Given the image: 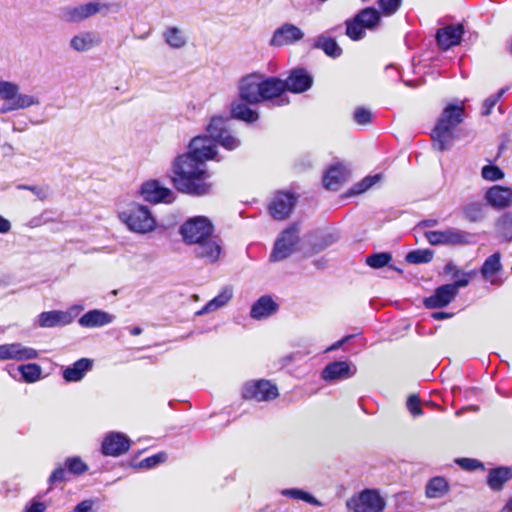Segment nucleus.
Listing matches in <instances>:
<instances>
[{
    "mask_svg": "<svg viewBox=\"0 0 512 512\" xmlns=\"http://www.w3.org/2000/svg\"><path fill=\"white\" fill-rule=\"evenodd\" d=\"M501 255L499 252H495L490 255L483 263L481 267V274L484 279L489 280L496 273L502 269Z\"/></svg>",
    "mask_w": 512,
    "mask_h": 512,
    "instance_id": "nucleus-36",
    "label": "nucleus"
},
{
    "mask_svg": "<svg viewBox=\"0 0 512 512\" xmlns=\"http://www.w3.org/2000/svg\"><path fill=\"white\" fill-rule=\"evenodd\" d=\"M312 48L322 50L328 57L333 59L339 58L343 53L336 40L326 34H320L315 37Z\"/></svg>",
    "mask_w": 512,
    "mask_h": 512,
    "instance_id": "nucleus-27",
    "label": "nucleus"
},
{
    "mask_svg": "<svg viewBox=\"0 0 512 512\" xmlns=\"http://www.w3.org/2000/svg\"><path fill=\"white\" fill-rule=\"evenodd\" d=\"M88 470V466L79 456H72L66 458L64 466H59L53 470L48 482L50 484H57L67 480V475H82Z\"/></svg>",
    "mask_w": 512,
    "mask_h": 512,
    "instance_id": "nucleus-13",
    "label": "nucleus"
},
{
    "mask_svg": "<svg viewBox=\"0 0 512 512\" xmlns=\"http://www.w3.org/2000/svg\"><path fill=\"white\" fill-rule=\"evenodd\" d=\"M488 205L496 210H503L512 206V188L494 185L485 193Z\"/></svg>",
    "mask_w": 512,
    "mask_h": 512,
    "instance_id": "nucleus-19",
    "label": "nucleus"
},
{
    "mask_svg": "<svg viewBox=\"0 0 512 512\" xmlns=\"http://www.w3.org/2000/svg\"><path fill=\"white\" fill-rule=\"evenodd\" d=\"M130 448V439L123 433L110 432L103 441L101 450L106 456H120L126 453Z\"/></svg>",
    "mask_w": 512,
    "mask_h": 512,
    "instance_id": "nucleus-16",
    "label": "nucleus"
},
{
    "mask_svg": "<svg viewBox=\"0 0 512 512\" xmlns=\"http://www.w3.org/2000/svg\"><path fill=\"white\" fill-rule=\"evenodd\" d=\"M93 506L92 500H84L76 505L74 512H91Z\"/></svg>",
    "mask_w": 512,
    "mask_h": 512,
    "instance_id": "nucleus-58",
    "label": "nucleus"
},
{
    "mask_svg": "<svg viewBox=\"0 0 512 512\" xmlns=\"http://www.w3.org/2000/svg\"><path fill=\"white\" fill-rule=\"evenodd\" d=\"M38 352L31 348L22 345L21 343H11L0 345V360H17L24 361L35 359Z\"/></svg>",
    "mask_w": 512,
    "mask_h": 512,
    "instance_id": "nucleus-21",
    "label": "nucleus"
},
{
    "mask_svg": "<svg viewBox=\"0 0 512 512\" xmlns=\"http://www.w3.org/2000/svg\"><path fill=\"white\" fill-rule=\"evenodd\" d=\"M512 478V471L508 467H498L491 469L487 475V484L494 490L499 491L504 484Z\"/></svg>",
    "mask_w": 512,
    "mask_h": 512,
    "instance_id": "nucleus-30",
    "label": "nucleus"
},
{
    "mask_svg": "<svg viewBox=\"0 0 512 512\" xmlns=\"http://www.w3.org/2000/svg\"><path fill=\"white\" fill-rule=\"evenodd\" d=\"M299 242L300 237L298 225H290L283 230L276 239L269 257L270 262H279L288 258L292 253H294Z\"/></svg>",
    "mask_w": 512,
    "mask_h": 512,
    "instance_id": "nucleus-5",
    "label": "nucleus"
},
{
    "mask_svg": "<svg viewBox=\"0 0 512 512\" xmlns=\"http://www.w3.org/2000/svg\"><path fill=\"white\" fill-rule=\"evenodd\" d=\"M260 92V103L267 101L270 107L285 106L289 103L283 81L276 77H262Z\"/></svg>",
    "mask_w": 512,
    "mask_h": 512,
    "instance_id": "nucleus-6",
    "label": "nucleus"
},
{
    "mask_svg": "<svg viewBox=\"0 0 512 512\" xmlns=\"http://www.w3.org/2000/svg\"><path fill=\"white\" fill-rule=\"evenodd\" d=\"M163 37L165 42L174 49H180L184 47L187 43V39L183 32L177 27H168L164 33Z\"/></svg>",
    "mask_w": 512,
    "mask_h": 512,
    "instance_id": "nucleus-37",
    "label": "nucleus"
},
{
    "mask_svg": "<svg viewBox=\"0 0 512 512\" xmlns=\"http://www.w3.org/2000/svg\"><path fill=\"white\" fill-rule=\"evenodd\" d=\"M297 202L293 193L278 191L268 205L269 214L276 220H284L290 216Z\"/></svg>",
    "mask_w": 512,
    "mask_h": 512,
    "instance_id": "nucleus-10",
    "label": "nucleus"
},
{
    "mask_svg": "<svg viewBox=\"0 0 512 512\" xmlns=\"http://www.w3.org/2000/svg\"><path fill=\"white\" fill-rule=\"evenodd\" d=\"M231 117L246 123H253L258 120L259 115L255 110L249 108L246 103L234 101L230 107Z\"/></svg>",
    "mask_w": 512,
    "mask_h": 512,
    "instance_id": "nucleus-31",
    "label": "nucleus"
},
{
    "mask_svg": "<svg viewBox=\"0 0 512 512\" xmlns=\"http://www.w3.org/2000/svg\"><path fill=\"white\" fill-rule=\"evenodd\" d=\"M465 218L469 222H479L485 218V206L482 202H470L463 207Z\"/></svg>",
    "mask_w": 512,
    "mask_h": 512,
    "instance_id": "nucleus-38",
    "label": "nucleus"
},
{
    "mask_svg": "<svg viewBox=\"0 0 512 512\" xmlns=\"http://www.w3.org/2000/svg\"><path fill=\"white\" fill-rule=\"evenodd\" d=\"M94 360L81 358L62 370V377L66 382H78L84 378L88 371L93 369Z\"/></svg>",
    "mask_w": 512,
    "mask_h": 512,
    "instance_id": "nucleus-25",
    "label": "nucleus"
},
{
    "mask_svg": "<svg viewBox=\"0 0 512 512\" xmlns=\"http://www.w3.org/2000/svg\"><path fill=\"white\" fill-rule=\"evenodd\" d=\"M392 255L389 252H380L371 254L366 258V264L373 269H380L389 266Z\"/></svg>",
    "mask_w": 512,
    "mask_h": 512,
    "instance_id": "nucleus-42",
    "label": "nucleus"
},
{
    "mask_svg": "<svg viewBox=\"0 0 512 512\" xmlns=\"http://www.w3.org/2000/svg\"><path fill=\"white\" fill-rule=\"evenodd\" d=\"M455 297L456 294L452 290V286L445 284L436 288L431 296L424 299L423 303L429 309L442 308L451 303Z\"/></svg>",
    "mask_w": 512,
    "mask_h": 512,
    "instance_id": "nucleus-24",
    "label": "nucleus"
},
{
    "mask_svg": "<svg viewBox=\"0 0 512 512\" xmlns=\"http://www.w3.org/2000/svg\"><path fill=\"white\" fill-rule=\"evenodd\" d=\"M242 396L257 402L270 401L278 396V389L268 380L250 381L244 384Z\"/></svg>",
    "mask_w": 512,
    "mask_h": 512,
    "instance_id": "nucleus-8",
    "label": "nucleus"
},
{
    "mask_svg": "<svg viewBox=\"0 0 512 512\" xmlns=\"http://www.w3.org/2000/svg\"><path fill=\"white\" fill-rule=\"evenodd\" d=\"M464 114L463 105L450 103L443 109L431 133L436 150L442 152L450 148L453 140L452 130L463 122Z\"/></svg>",
    "mask_w": 512,
    "mask_h": 512,
    "instance_id": "nucleus-3",
    "label": "nucleus"
},
{
    "mask_svg": "<svg viewBox=\"0 0 512 512\" xmlns=\"http://www.w3.org/2000/svg\"><path fill=\"white\" fill-rule=\"evenodd\" d=\"M433 255L430 249H415L406 254L405 260L410 264H424L429 263Z\"/></svg>",
    "mask_w": 512,
    "mask_h": 512,
    "instance_id": "nucleus-41",
    "label": "nucleus"
},
{
    "mask_svg": "<svg viewBox=\"0 0 512 512\" xmlns=\"http://www.w3.org/2000/svg\"><path fill=\"white\" fill-rule=\"evenodd\" d=\"M456 463L463 469L468 471H474L477 469L484 470V464L477 459L473 458H459Z\"/></svg>",
    "mask_w": 512,
    "mask_h": 512,
    "instance_id": "nucleus-50",
    "label": "nucleus"
},
{
    "mask_svg": "<svg viewBox=\"0 0 512 512\" xmlns=\"http://www.w3.org/2000/svg\"><path fill=\"white\" fill-rule=\"evenodd\" d=\"M431 316L435 320H443L452 317V314L447 312H434Z\"/></svg>",
    "mask_w": 512,
    "mask_h": 512,
    "instance_id": "nucleus-62",
    "label": "nucleus"
},
{
    "mask_svg": "<svg viewBox=\"0 0 512 512\" xmlns=\"http://www.w3.org/2000/svg\"><path fill=\"white\" fill-rule=\"evenodd\" d=\"M281 494L286 497L305 501L317 507L322 506V503L319 500H317L313 495L298 488L284 489L281 491Z\"/></svg>",
    "mask_w": 512,
    "mask_h": 512,
    "instance_id": "nucleus-40",
    "label": "nucleus"
},
{
    "mask_svg": "<svg viewBox=\"0 0 512 512\" xmlns=\"http://www.w3.org/2000/svg\"><path fill=\"white\" fill-rule=\"evenodd\" d=\"M47 509L44 502L39 501L36 497L28 502L23 512H45Z\"/></svg>",
    "mask_w": 512,
    "mask_h": 512,
    "instance_id": "nucleus-53",
    "label": "nucleus"
},
{
    "mask_svg": "<svg viewBox=\"0 0 512 512\" xmlns=\"http://www.w3.org/2000/svg\"><path fill=\"white\" fill-rule=\"evenodd\" d=\"M15 106L19 109H25L33 105H38L39 100L35 96L27 95V94H19L17 92V96L14 98Z\"/></svg>",
    "mask_w": 512,
    "mask_h": 512,
    "instance_id": "nucleus-48",
    "label": "nucleus"
},
{
    "mask_svg": "<svg viewBox=\"0 0 512 512\" xmlns=\"http://www.w3.org/2000/svg\"><path fill=\"white\" fill-rule=\"evenodd\" d=\"M507 90H508L507 87L501 88L496 94L491 95L488 98H486L482 104L481 115L482 116L490 115L493 108L496 106V104L499 102V100L502 98V96L507 92Z\"/></svg>",
    "mask_w": 512,
    "mask_h": 512,
    "instance_id": "nucleus-44",
    "label": "nucleus"
},
{
    "mask_svg": "<svg viewBox=\"0 0 512 512\" xmlns=\"http://www.w3.org/2000/svg\"><path fill=\"white\" fill-rule=\"evenodd\" d=\"M406 405L407 409L414 417L422 415L423 412L420 406V400L416 395H410Z\"/></svg>",
    "mask_w": 512,
    "mask_h": 512,
    "instance_id": "nucleus-52",
    "label": "nucleus"
},
{
    "mask_svg": "<svg viewBox=\"0 0 512 512\" xmlns=\"http://www.w3.org/2000/svg\"><path fill=\"white\" fill-rule=\"evenodd\" d=\"M143 199L150 203H172L174 193L171 189L164 187L158 180H149L144 182L139 190Z\"/></svg>",
    "mask_w": 512,
    "mask_h": 512,
    "instance_id": "nucleus-11",
    "label": "nucleus"
},
{
    "mask_svg": "<svg viewBox=\"0 0 512 512\" xmlns=\"http://www.w3.org/2000/svg\"><path fill=\"white\" fill-rule=\"evenodd\" d=\"M166 459V455L164 453H157L153 456L147 457L141 460L136 467L141 469H151L156 467L158 464L164 462Z\"/></svg>",
    "mask_w": 512,
    "mask_h": 512,
    "instance_id": "nucleus-49",
    "label": "nucleus"
},
{
    "mask_svg": "<svg viewBox=\"0 0 512 512\" xmlns=\"http://www.w3.org/2000/svg\"><path fill=\"white\" fill-rule=\"evenodd\" d=\"M450 491L448 481L442 476H435L428 480L425 486V496L428 499H439Z\"/></svg>",
    "mask_w": 512,
    "mask_h": 512,
    "instance_id": "nucleus-28",
    "label": "nucleus"
},
{
    "mask_svg": "<svg viewBox=\"0 0 512 512\" xmlns=\"http://www.w3.org/2000/svg\"><path fill=\"white\" fill-rule=\"evenodd\" d=\"M445 273H453V277H457L459 275V270L453 262H448L444 267Z\"/></svg>",
    "mask_w": 512,
    "mask_h": 512,
    "instance_id": "nucleus-61",
    "label": "nucleus"
},
{
    "mask_svg": "<svg viewBox=\"0 0 512 512\" xmlns=\"http://www.w3.org/2000/svg\"><path fill=\"white\" fill-rule=\"evenodd\" d=\"M402 0H378V6L384 16L394 15L401 7Z\"/></svg>",
    "mask_w": 512,
    "mask_h": 512,
    "instance_id": "nucleus-47",
    "label": "nucleus"
},
{
    "mask_svg": "<svg viewBox=\"0 0 512 512\" xmlns=\"http://www.w3.org/2000/svg\"><path fill=\"white\" fill-rule=\"evenodd\" d=\"M19 189L29 190L34 193L40 200H44L47 197V190L38 186L30 185H19Z\"/></svg>",
    "mask_w": 512,
    "mask_h": 512,
    "instance_id": "nucleus-56",
    "label": "nucleus"
},
{
    "mask_svg": "<svg viewBox=\"0 0 512 512\" xmlns=\"http://www.w3.org/2000/svg\"><path fill=\"white\" fill-rule=\"evenodd\" d=\"M425 238L431 245H466L470 243V234L456 229L447 228L441 231H427Z\"/></svg>",
    "mask_w": 512,
    "mask_h": 512,
    "instance_id": "nucleus-9",
    "label": "nucleus"
},
{
    "mask_svg": "<svg viewBox=\"0 0 512 512\" xmlns=\"http://www.w3.org/2000/svg\"><path fill=\"white\" fill-rule=\"evenodd\" d=\"M96 14V2L79 6H65L58 9L57 17L67 23H78Z\"/></svg>",
    "mask_w": 512,
    "mask_h": 512,
    "instance_id": "nucleus-15",
    "label": "nucleus"
},
{
    "mask_svg": "<svg viewBox=\"0 0 512 512\" xmlns=\"http://www.w3.org/2000/svg\"><path fill=\"white\" fill-rule=\"evenodd\" d=\"M473 274V272L464 273L463 277L456 280L453 283H450L449 285L452 286V290L457 295L460 288L466 287L470 282V277Z\"/></svg>",
    "mask_w": 512,
    "mask_h": 512,
    "instance_id": "nucleus-55",
    "label": "nucleus"
},
{
    "mask_svg": "<svg viewBox=\"0 0 512 512\" xmlns=\"http://www.w3.org/2000/svg\"><path fill=\"white\" fill-rule=\"evenodd\" d=\"M463 34L464 27L462 24L448 25L438 29L436 41L442 50H448L461 42Z\"/></svg>",
    "mask_w": 512,
    "mask_h": 512,
    "instance_id": "nucleus-20",
    "label": "nucleus"
},
{
    "mask_svg": "<svg viewBox=\"0 0 512 512\" xmlns=\"http://www.w3.org/2000/svg\"><path fill=\"white\" fill-rule=\"evenodd\" d=\"M6 103H4L1 107H0V113L1 114H5V113H8L10 111H14V110H18L15 106V102L14 100H11V101H5Z\"/></svg>",
    "mask_w": 512,
    "mask_h": 512,
    "instance_id": "nucleus-60",
    "label": "nucleus"
},
{
    "mask_svg": "<svg viewBox=\"0 0 512 512\" xmlns=\"http://www.w3.org/2000/svg\"><path fill=\"white\" fill-rule=\"evenodd\" d=\"M19 91V86L9 81H0V98L4 101L14 100Z\"/></svg>",
    "mask_w": 512,
    "mask_h": 512,
    "instance_id": "nucleus-45",
    "label": "nucleus"
},
{
    "mask_svg": "<svg viewBox=\"0 0 512 512\" xmlns=\"http://www.w3.org/2000/svg\"><path fill=\"white\" fill-rule=\"evenodd\" d=\"M213 233L214 226L205 216L191 217L180 226L183 241L195 245L196 257L204 259L207 263H215L221 254L220 241Z\"/></svg>",
    "mask_w": 512,
    "mask_h": 512,
    "instance_id": "nucleus-2",
    "label": "nucleus"
},
{
    "mask_svg": "<svg viewBox=\"0 0 512 512\" xmlns=\"http://www.w3.org/2000/svg\"><path fill=\"white\" fill-rule=\"evenodd\" d=\"M95 37L91 32H82L70 40V47L77 52H85L94 47Z\"/></svg>",
    "mask_w": 512,
    "mask_h": 512,
    "instance_id": "nucleus-35",
    "label": "nucleus"
},
{
    "mask_svg": "<svg viewBox=\"0 0 512 512\" xmlns=\"http://www.w3.org/2000/svg\"><path fill=\"white\" fill-rule=\"evenodd\" d=\"M481 176L487 181H498L504 178V172L496 165H486L481 170Z\"/></svg>",
    "mask_w": 512,
    "mask_h": 512,
    "instance_id": "nucleus-46",
    "label": "nucleus"
},
{
    "mask_svg": "<svg viewBox=\"0 0 512 512\" xmlns=\"http://www.w3.org/2000/svg\"><path fill=\"white\" fill-rule=\"evenodd\" d=\"M119 219L131 232L148 234L157 227V220L151 210L142 204L132 202L119 211Z\"/></svg>",
    "mask_w": 512,
    "mask_h": 512,
    "instance_id": "nucleus-4",
    "label": "nucleus"
},
{
    "mask_svg": "<svg viewBox=\"0 0 512 512\" xmlns=\"http://www.w3.org/2000/svg\"><path fill=\"white\" fill-rule=\"evenodd\" d=\"M261 82L260 74L253 73L243 77L238 86L240 100L252 105L260 103Z\"/></svg>",
    "mask_w": 512,
    "mask_h": 512,
    "instance_id": "nucleus-12",
    "label": "nucleus"
},
{
    "mask_svg": "<svg viewBox=\"0 0 512 512\" xmlns=\"http://www.w3.org/2000/svg\"><path fill=\"white\" fill-rule=\"evenodd\" d=\"M17 373H20V380L26 383H34L40 379L42 369L36 363H29L19 365L15 368Z\"/></svg>",
    "mask_w": 512,
    "mask_h": 512,
    "instance_id": "nucleus-34",
    "label": "nucleus"
},
{
    "mask_svg": "<svg viewBox=\"0 0 512 512\" xmlns=\"http://www.w3.org/2000/svg\"><path fill=\"white\" fill-rule=\"evenodd\" d=\"M346 26V35L353 41H359L363 39L366 35L365 28L362 24L356 19L353 18L347 19L345 21Z\"/></svg>",
    "mask_w": 512,
    "mask_h": 512,
    "instance_id": "nucleus-39",
    "label": "nucleus"
},
{
    "mask_svg": "<svg viewBox=\"0 0 512 512\" xmlns=\"http://www.w3.org/2000/svg\"><path fill=\"white\" fill-rule=\"evenodd\" d=\"M385 505V500L373 489H365L347 501V507L354 512H382Z\"/></svg>",
    "mask_w": 512,
    "mask_h": 512,
    "instance_id": "nucleus-7",
    "label": "nucleus"
},
{
    "mask_svg": "<svg viewBox=\"0 0 512 512\" xmlns=\"http://www.w3.org/2000/svg\"><path fill=\"white\" fill-rule=\"evenodd\" d=\"M357 372L356 366L348 361H334L325 366L321 377L327 382L342 381L353 377Z\"/></svg>",
    "mask_w": 512,
    "mask_h": 512,
    "instance_id": "nucleus-14",
    "label": "nucleus"
},
{
    "mask_svg": "<svg viewBox=\"0 0 512 512\" xmlns=\"http://www.w3.org/2000/svg\"><path fill=\"white\" fill-rule=\"evenodd\" d=\"M438 224V220L436 219H426V220H423L420 222V226H423V227H432V226H436Z\"/></svg>",
    "mask_w": 512,
    "mask_h": 512,
    "instance_id": "nucleus-64",
    "label": "nucleus"
},
{
    "mask_svg": "<svg viewBox=\"0 0 512 512\" xmlns=\"http://www.w3.org/2000/svg\"><path fill=\"white\" fill-rule=\"evenodd\" d=\"M356 19L362 24L365 30H374L381 21V15L378 10L373 7L361 9L356 15Z\"/></svg>",
    "mask_w": 512,
    "mask_h": 512,
    "instance_id": "nucleus-32",
    "label": "nucleus"
},
{
    "mask_svg": "<svg viewBox=\"0 0 512 512\" xmlns=\"http://www.w3.org/2000/svg\"><path fill=\"white\" fill-rule=\"evenodd\" d=\"M278 304L269 295L261 296L253 303L250 310L251 318L255 320L266 319L278 311Z\"/></svg>",
    "mask_w": 512,
    "mask_h": 512,
    "instance_id": "nucleus-26",
    "label": "nucleus"
},
{
    "mask_svg": "<svg viewBox=\"0 0 512 512\" xmlns=\"http://www.w3.org/2000/svg\"><path fill=\"white\" fill-rule=\"evenodd\" d=\"M79 323L85 327H95L96 326V309H92L88 311L85 315H83L79 319Z\"/></svg>",
    "mask_w": 512,
    "mask_h": 512,
    "instance_id": "nucleus-54",
    "label": "nucleus"
},
{
    "mask_svg": "<svg viewBox=\"0 0 512 512\" xmlns=\"http://www.w3.org/2000/svg\"><path fill=\"white\" fill-rule=\"evenodd\" d=\"M380 179H381V175L380 174H375V175H372V176H366L360 182L356 183L349 190V195H357V194H361V193L367 191L372 186H374L377 182H379Z\"/></svg>",
    "mask_w": 512,
    "mask_h": 512,
    "instance_id": "nucleus-43",
    "label": "nucleus"
},
{
    "mask_svg": "<svg viewBox=\"0 0 512 512\" xmlns=\"http://www.w3.org/2000/svg\"><path fill=\"white\" fill-rule=\"evenodd\" d=\"M304 37L303 31L294 24L285 23L277 28L270 40V45L281 47L300 41Z\"/></svg>",
    "mask_w": 512,
    "mask_h": 512,
    "instance_id": "nucleus-18",
    "label": "nucleus"
},
{
    "mask_svg": "<svg viewBox=\"0 0 512 512\" xmlns=\"http://www.w3.org/2000/svg\"><path fill=\"white\" fill-rule=\"evenodd\" d=\"M283 84L286 91L302 93L311 88L313 77L306 69L296 68L290 72Z\"/></svg>",
    "mask_w": 512,
    "mask_h": 512,
    "instance_id": "nucleus-17",
    "label": "nucleus"
},
{
    "mask_svg": "<svg viewBox=\"0 0 512 512\" xmlns=\"http://www.w3.org/2000/svg\"><path fill=\"white\" fill-rule=\"evenodd\" d=\"M371 112L363 107H358L353 113L354 121L359 125H367L371 122Z\"/></svg>",
    "mask_w": 512,
    "mask_h": 512,
    "instance_id": "nucleus-51",
    "label": "nucleus"
},
{
    "mask_svg": "<svg viewBox=\"0 0 512 512\" xmlns=\"http://www.w3.org/2000/svg\"><path fill=\"white\" fill-rule=\"evenodd\" d=\"M349 170L341 163L330 166L324 176L323 185L326 189L337 191L340 186L346 181Z\"/></svg>",
    "mask_w": 512,
    "mask_h": 512,
    "instance_id": "nucleus-23",
    "label": "nucleus"
},
{
    "mask_svg": "<svg viewBox=\"0 0 512 512\" xmlns=\"http://www.w3.org/2000/svg\"><path fill=\"white\" fill-rule=\"evenodd\" d=\"M114 316L107 312L98 310V326L109 324L113 321Z\"/></svg>",
    "mask_w": 512,
    "mask_h": 512,
    "instance_id": "nucleus-57",
    "label": "nucleus"
},
{
    "mask_svg": "<svg viewBox=\"0 0 512 512\" xmlns=\"http://www.w3.org/2000/svg\"><path fill=\"white\" fill-rule=\"evenodd\" d=\"M495 231L502 241H512V211L505 212L497 218Z\"/></svg>",
    "mask_w": 512,
    "mask_h": 512,
    "instance_id": "nucleus-33",
    "label": "nucleus"
},
{
    "mask_svg": "<svg viewBox=\"0 0 512 512\" xmlns=\"http://www.w3.org/2000/svg\"><path fill=\"white\" fill-rule=\"evenodd\" d=\"M73 319L74 315L70 311H46L39 314L38 325L45 328L65 326L70 324Z\"/></svg>",
    "mask_w": 512,
    "mask_h": 512,
    "instance_id": "nucleus-22",
    "label": "nucleus"
},
{
    "mask_svg": "<svg viewBox=\"0 0 512 512\" xmlns=\"http://www.w3.org/2000/svg\"><path fill=\"white\" fill-rule=\"evenodd\" d=\"M11 230V223L8 219L0 215V234L8 233Z\"/></svg>",
    "mask_w": 512,
    "mask_h": 512,
    "instance_id": "nucleus-59",
    "label": "nucleus"
},
{
    "mask_svg": "<svg viewBox=\"0 0 512 512\" xmlns=\"http://www.w3.org/2000/svg\"><path fill=\"white\" fill-rule=\"evenodd\" d=\"M230 119L220 116L211 118L207 126L208 136L194 137L186 154L176 158L173 164V182L178 191L203 196L211 191V184L205 161L216 159V144L227 150L238 148L241 141L231 129Z\"/></svg>",
    "mask_w": 512,
    "mask_h": 512,
    "instance_id": "nucleus-1",
    "label": "nucleus"
},
{
    "mask_svg": "<svg viewBox=\"0 0 512 512\" xmlns=\"http://www.w3.org/2000/svg\"><path fill=\"white\" fill-rule=\"evenodd\" d=\"M233 297V289L230 286H226L222 288L217 296L211 299L201 310H199L197 315H204L213 311H216L219 308L224 307Z\"/></svg>",
    "mask_w": 512,
    "mask_h": 512,
    "instance_id": "nucleus-29",
    "label": "nucleus"
},
{
    "mask_svg": "<svg viewBox=\"0 0 512 512\" xmlns=\"http://www.w3.org/2000/svg\"><path fill=\"white\" fill-rule=\"evenodd\" d=\"M350 337H345L339 341H337L336 343H334L333 345H331L329 348H327L326 351H334V350H337L339 349Z\"/></svg>",
    "mask_w": 512,
    "mask_h": 512,
    "instance_id": "nucleus-63",
    "label": "nucleus"
}]
</instances>
